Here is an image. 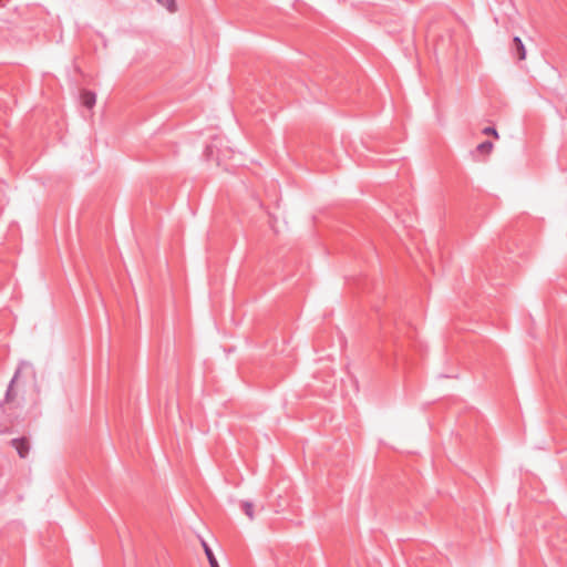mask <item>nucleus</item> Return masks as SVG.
I'll return each mask as SVG.
<instances>
[{"label": "nucleus", "instance_id": "obj_1", "mask_svg": "<svg viewBox=\"0 0 567 567\" xmlns=\"http://www.w3.org/2000/svg\"><path fill=\"white\" fill-rule=\"evenodd\" d=\"M12 446L17 450L20 457L24 458L28 456L30 451V443L27 439H14L12 440Z\"/></svg>", "mask_w": 567, "mask_h": 567}, {"label": "nucleus", "instance_id": "obj_2", "mask_svg": "<svg viewBox=\"0 0 567 567\" xmlns=\"http://www.w3.org/2000/svg\"><path fill=\"white\" fill-rule=\"evenodd\" d=\"M81 102L85 107L92 109L95 105L96 95L93 92L83 91L81 93Z\"/></svg>", "mask_w": 567, "mask_h": 567}, {"label": "nucleus", "instance_id": "obj_3", "mask_svg": "<svg viewBox=\"0 0 567 567\" xmlns=\"http://www.w3.org/2000/svg\"><path fill=\"white\" fill-rule=\"evenodd\" d=\"M513 42H514V45L516 49L518 60L524 61L526 59L527 51H526V48H525L522 39L519 37H515L513 39Z\"/></svg>", "mask_w": 567, "mask_h": 567}, {"label": "nucleus", "instance_id": "obj_4", "mask_svg": "<svg viewBox=\"0 0 567 567\" xmlns=\"http://www.w3.org/2000/svg\"><path fill=\"white\" fill-rule=\"evenodd\" d=\"M202 545H203L205 555L208 559L210 567H219V564H218L213 550L210 549V547L205 542H203Z\"/></svg>", "mask_w": 567, "mask_h": 567}, {"label": "nucleus", "instance_id": "obj_5", "mask_svg": "<svg viewBox=\"0 0 567 567\" xmlns=\"http://www.w3.org/2000/svg\"><path fill=\"white\" fill-rule=\"evenodd\" d=\"M254 508H255V505L252 502L246 501L243 503V509L249 519L255 518V509Z\"/></svg>", "mask_w": 567, "mask_h": 567}, {"label": "nucleus", "instance_id": "obj_6", "mask_svg": "<svg viewBox=\"0 0 567 567\" xmlns=\"http://www.w3.org/2000/svg\"><path fill=\"white\" fill-rule=\"evenodd\" d=\"M494 148L492 142H484L477 146V152L482 155H489Z\"/></svg>", "mask_w": 567, "mask_h": 567}, {"label": "nucleus", "instance_id": "obj_7", "mask_svg": "<svg viewBox=\"0 0 567 567\" xmlns=\"http://www.w3.org/2000/svg\"><path fill=\"white\" fill-rule=\"evenodd\" d=\"M159 4L165 7L169 12L176 11V2L175 0H156Z\"/></svg>", "mask_w": 567, "mask_h": 567}, {"label": "nucleus", "instance_id": "obj_8", "mask_svg": "<svg viewBox=\"0 0 567 567\" xmlns=\"http://www.w3.org/2000/svg\"><path fill=\"white\" fill-rule=\"evenodd\" d=\"M483 133H484V134H487V135H492V136H494L495 138H498V133H497V131H496L495 128H493V127H486V128H484V130H483Z\"/></svg>", "mask_w": 567, "mask_h": 567}]
</instances>
